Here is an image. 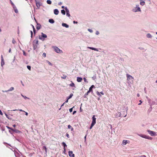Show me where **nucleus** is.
Masks as SVG:
<instances>
[{
	"mask_svg": "<svg viewBox=\"0 0 157 157\" xmlns=\"http://www.w3.org/2000/svg\"><path fill=\"white\" fill-rule=\"evenodd\" d=\"M96 118L95 117V115H93V117H92V123L91 124V126H90V129H91L92 128L93 126L95 124L96 122Z\"/></svg>",
	"mask_w": 157,
	"mask_h": 157,
	"instance_id": "nucleus-1",
	"label": "nucleus"
},
{
	"mask_svg": "<svg viewBox=\"0 0 157 157\" xmlns=\"http://www.w3.org/2000/svg\"><path fill=\"white\" fill-rule=\"evenodd\" d=\"M52 48H54L55 52L57 53H63V51L57 47L56 46H53Z\"/></svg>",
	"mask_w": 157,
	"mask_h": 157,
	"instance_id": "nucleus-2",
	"label": "nucleus"
},
{
	"mask_svg": "<svg viewBox=\"0 0 157 157\" xmlns=\"http://www.w3.org/2000/svg\"><path fill=\"white\" fill-rule=\"evenodd\" d=\"M139 136L142 138H144L147 139L151 140L152 139V137H150L148 136H147L144 134H140L139 135Z\"/></svg>",
	"mask_w": 157,
	"mask_h": 157,
	"instance_id": "nucleus-3",
	"label": "nucleus"
},
{
	"mask_svg": "<svg viewBox=\"0 0 157 157\" xmlns=\"http://www.w3.org/2000/svg\"><path fill=\"white\" fill-rule=\"evenodd\" d=\"M147 131L151 136H155L156 135L155 132H154L150 130H148Z\"/></svg>",
	"mask_w": 157,
	"mask_h": 157,
	"instance_id": "nucleus-4",
	"label": "nucleus"
},
{
	"mask_svg": "<svg viewBox=\"0 0 157 157\" xmlns=\"http://www.w3.org/2000/svg\"><path fill=\"white\" fill-rule=\"evenodd\" d=\"M47 37V36L46 34L43 33H41V36H39V39L41 40H44V39L42 37L46 38Z\"/></svg>",
	"mask_w": 157,
	"mask_h": 157,
	"instance_id": "nucleus-5",
	"label": "nucleus"
},
{
	"mask_svg": "<svg viewBox=\"0 0 157 157\" xmlns=\"http://www.w3.org/2000/svg\"><path fill=\"white\" fill-rule=\"evenodd\" d=\"M68 155L70 157H75V155L73 153L72 151H69Z\"/></svg>",
	"mask_w": 157,
	"mask_h": 157,
	"instance_id": "nucleus-6",
	"label": "nucleus"
},
{
	"mask_svg": "<svg viewBox=\"0 0 157 157\" xmlns=\"http://www.w3.org/2000/svg\"><path fill=\"white\" fill-rule=\"evenodd\" d=\"M126 75L127 76V80H129L130 79H132V80L133 79V78L130 75L127 74Z\"/></svg>",
	"mask_w": 157,
	"mask_h": 157,
	"instance_id": "nucleus-7",
	"label": "nucleus"
},
{
	"mask_svg": "<svg viewBox=\"0 0 157 157\" xmlns=\"http://www.w3.org/2000/svg\"><path fill=\"white\" fill-rule=\"evenodd\" d=\"M121 116V113L120 112H117V113L115 114V117L118 118L120 117Z\"/></svg>",
	"mask_w": 157,
	"mask_h": 157,
	"instance_id": "nucleus-8",
	"label": "nucleus"
},
{
	"mask_svg": "<svg viewBox=\"0 0 157 157\" xmlns=\"http://www.w3.org/2000/svg\"><path fill=\"white\" fill-rule=\"evenodd\" d=\"M82 80V79L81 77H77V81L78 82H81Z\"/></svg>",
	"mask_w": 157,
	"mask_h": 157,
	"instance_id": "nucleus-9",
	"label": "nucleus"
},
{
	"mask_svg": "<svg viewBox=\"0 0 157 157\" xmlns=\"http://www.w3.org/2000/svg\"><path fill=\"white\" fill-rule=\"evenodd\" d=\"M41 26L38 23H37V25L36 26V28L38 29L39 30L41 28Z\"/></svg>",
	"mask_w": 157,
	"mask_h": 157,
	"instance_id": "nucleus-10",
	"label": "nucleus"
},
{
	"mask_svg": "<svg viewBox=\"0 0 157 157\" xmlns=\"http://www.w3.org/2000/svg\"><path fill=\"white\" fill-rule=\"evenodd\" d=\"M36 5L37 6V7H38V8H39L40 7V2H37L36 1Z\"/></svg>",
	"mask_w": 157,
	"mask_h": 157,
	"instance_id": "nucleus-11",
	"label": "nucleus"
},
{
	"mask_svg": "<svg viewBox=\"0 0 157 157\" xmlns=\"http://www.w3.org/2000/svg\"><path fill=\"white\" fill-rule=\"evenodd\" d=\"M59 11L57 9H56L54 10V13L55 14L58 15L59 13Z\"/></svg>",
	"mask_w": 157,
	"mask_h": 157,
	"instance_id": "nucleus-12",
	"label": "nucleus"
},
{
	"mask_svg": "<svg viewBox=\"0 0 157 157\" xmlns=\"http://www.w3.org/2000/svg\"><path fill=\"white\" fill-rule=\"evenodd\" d=\"M62 26H63V27H65L67 28H68L69 27V25L66 23H62Z\"/></svg>",
	"mask_w": 157,
	"mask_h": 157,
	"instance_id": "nucleus-13",
	"label": "nucleus"
},
{
	"mask_svg": "<svg viewBox=\"0 0 157 157\" xmlns=\"http://www.w3.org/2000/svg\"><path fill=\"white\" fill-rule=\"evenodd\" d=\"M94 87V85H92L89 88V90L90 92H92L93 90L92 89Z\"/></svg>",
	"mask_w": 157,
	"mask_h": 157,
	"instance_id": "nucleus-14",
	"label": "nucleus"
},
{
	"mask_svg": "<svg viewBox=\"0 0 157 157\" xmlns=\"http://www.w3.org/2000/svg\"><path fill=\"white\" fill-rule=\"evenodd\" d=\"M128 143L127 140H124L123 141L122 144L123 145H125Z\"/></svg>",
	"mask_w": 157,
	"mask_h": 157,
	"instance_id": "nucleus-15",
	"label": "nucleus"
},
{
	"mask_svg": "<svg viewBox=\"0 0 157 157\" xmlns=\"http://www.w3.org/2000/svg\"><path fill=\"white\" fill-rule=\"evenodd\" d=\"M62 144L63 146V150H65V151H66L65 147L67 146V145L64 142H63Z\"/></svg>",
	"mask_w": 157,
	"mask_h": 157,
	"instance_id": "nucleus-16",
	"label": "nucleus"
},
{
	"mask_svg": "<svg viewBox=\"0 0 157 157\" xmlns=\"http://www.w3.org/2000/svg\"><path fill=\"white\" fill-rule=\"evenodd\" d=\"M65 10L67 12V15L68 17H70V15L69 13L68 10L67 8H66Z\"/></svg>",
	"mask_w": 157,
	"mask_h": 157,
	"instance_id": "nucleus-17",
	"label": "nucleus"
},
{
	"mask_svg": "<svg viewBox=\"0 0 157 157\" xmlns=\"http://www.w3.org/2000/svg\"><path fill=\"white\" fill-rule=\"evenodd\" d=\"M14 87H12L11 88H10L9 90H7V91H5L4 92H7L8 91H11L12 90H14Z\"/></svg>",
	"mask_w": 157,
	"mask_h": 157,
	"instance_id": "nucleus-18",
	"label": "nucleus"
},
{
	"mask_svg": "<svg viewBox=\"0 0 157 157\" xmlns=\"http://www.w3.org/2000/svg\"><path fill=\"white\" fill-rule=\"evenodd\" d=\"M69 85L70 86H71V87H75V85L74 83L72 82H71V83Z\"/></svg>",
	"mask_w": 157,
	"mask_h": 157,
	"instance_id": "nucleus-19",
	"label": "nucleus"
},
{
	"mask_svg": "<svg viewBox=\"0 0 157 157\" xmlns=\"http://www.w3.org/2000/svg\"><path fill=\"white\" fill-rule=\"evenodd\" d=\"M49 22L51 23H53L54 21L53 19H50L49 20Z\"/></svg>",
	"mask_w": 157,
	"mask_h": 157,
	"instance_id": "nucleus-20",
	"label": "nucleus"
},
{
	"mask_svg": "<svg viewBox=\"0 0 157 157\" xmlns=\"http://www.w3.org/2000/svg\"><path fill=\"white\" fill-rule=\"evenodd\" d=\"M145 4V2L143 1H142V0H140V4L142 6H143Z\"/></svg>",
	"mask_w": 157,
	"mask_h": 157,
	"instance_id": "nucleus-21",
	"label": "nucleus"
},
{
	"mask_svg": "<svg viewBox=\"0 0 157 157\" xmlns=\"http://www.w3.org/2000/svg\"><path fill=\"white\" fill-rule=\"evenodd\" d=\"M68 128L71 129V131L73 130V128L70 125H68Z\"/></svg>",
	"mask_w": 157,
	"mask_h": 157,
	"instance_id": "nucleus-22",
	"label": "nucleus"
},
{
	"mask_svg": "<svg viewBox=\"0 0 157 157\" xmlns=\"http://www.w3.org/2000/svg\"><path fill=\"white\" fill-rule=\"evenodd\" d=\"M61 12L62 13L63 15H65V11L64 10H61Z\"/></svg>",
	"mask_w": 157,
	"mask_h": 157,
	"instance_id": "nucleus-23",
	"label": "nucleus"
},
{
	"mask_svg": "<svg viewBox=\"0 0 157 157\" xmlns=\"http://www.w3.org/2000/svg\"><path fill=\"white\" fill-rule=\"evenodd\" d=\"M47 2L48 4H51L52 3L51 1L50 0H47Z\"/></svg>",
	"mask_w": 157,
	"mask_h": 157,
	"instance_id": "nucleus-24",
	"label": "nucleus"
},
{
	"mask_svg": "<svg viewBox=\"0 0 157 157\" xmlns=\"http://www.w3.org/2000/svg\"><path fill=\"white\" fill-rule=\"evenodd\" d=\"M147 36L148 38H151L152 37L150 33L147 34Z\"/></svg>",
	"mask_w": 157,
	"mask_h": 157,
	"instance_id": "nucleus-25",
	"label": "nucleus"
},
{
	"mask_svg": "<svg viewBox=\"0 0 157 157\" xmlns=\"http://www.w3.org/2000/svg\"><path fill=\"white\" fill-rule=\"evenodd\" d=\"M73 96V94H71L69 96V97H68V99H69L71 98H72V96Z\"/></svg>",
	"mask_w": 157,
	"mask_h": 157,
	"instance_id": "nucleus-26",
	"label": "nucleus"
},
{
	"mask_svg": "<svg viewBox=\"0 0 157 157\" xmlns=\"http://www.w3.org/2000/svg\"><path fill=\"white\" fill-rule=\"evenodd\" d=\"M67 76L66 75H63V76L61 77V78L63 79H65L67 78Z\"/></svg>",
	"mask_w": 157,
	"mask_h": 157,
	"instance_id": "nucleus-27",
	"label": "nucleus"
},
{
	"mask_svg": "<svg viewBox=\"0 0 157 157\" xmlns=\"http://www.w3.org/2000/svg\"><path fill=\"white\" fill-rule=\"evenodd\" d=\"M4 64H5V63H4V59L3 60V61H2H2H1V65H2V66Z\"/></svg>",
	"mask_w": 157,
	"mask_h": 157,
	"instance_id": "nucleus-28",
	"label": "nucleus"
},
{
	"mask_svg": "<svg viewBox=\"0 0 157 157\" xmlns=\"http://www.w3.org/2000/svg\"><path fill=\"white\" fill-rule=\"evenodd\" d=\"M92 50L95 51H98V49L97 48H93V47H92Z\"/></svg>",
	"mask_w": 157,
	"mask_h": 157,
	"instance_id": "nucleus-29",
	"label": "nucleus"
},
{
	"mask_svg": "<svg viewBox=\"0 0 157 157\" xmlns=\"http://www.w3.org/2000/svg\"><path fill=\"white\" fill-rule=\"evenodd\" d=\"M10 2H11V5L13 6V8H14V7L15 6L14 5V4L11 1H10Z\"/></svg>",
	"mask_w": 157,
	"mask_h": 157,
	"instance_id": "nucleus-30",
	"label": "nucleus"
},
{
	"mask_svg": "<svg viewBox=\"0 0 157 157\" xmlns=\"http://www.w3.org/2000/svg\"><path fill=\"white\" fill-rule=\"evenodd\" d=\"M47 63H48L51 66H52V64L51 63H50V62H49V61H47Z\"/></svg>",
	"mask_w": 157,
	"mask_h": 157,
	"instance_id": "nucleus-31",
	"label": "nucleus"
},
{
	"mask_svg": "<svg viewBox=\"0 0 157 157\" xmlns=\"http://www.w3.org/2000/svg\"><path fill=\"white\" fill-rule=\"evenodd\" d=\"M33 31L34 34H35L36 33V30L35 29L34 27H33Z\"/></svg>",
	"mask_w": 157,
	"mask_h": 157,
	"instance_id": "nucleus-32",
	"label": "nucleus"
},
{
	"mask_svg": "<svg viewBox=\"0 0 157 157\" xmlns=\"http://www.w3.org/2000/svg\"><path fill=\"white\" fill-rule=\"evenodd\" d=\"M27 67L29 70H31V67L30 66L28 65L27 66Z\"/></svg>",
	"mask_w": 157,
	"mask_h": 157,
	"instance_id": "nucleus-33",
	"label": "nucleus"
},
{
	"mask_svg": "<svg viewBox=\"0 0 157 157\" xmlns=\"http://www.w3.org/2000/svg\"><path fill=\"white\" fill-rule=\"evenodd\" d=\"M6 127H7L8 128V129H11V130H12L13 131H14V129H12V128H11L9 127H8V126H6Z\"/></svg>",
	"mask_w": 157,
	"mask_h": 157,
	"instance_id": "nucleus-34",
	"label": "nucleus"
},
{
	"mask_svg": "<svg viewBox=\"0 0 157 157\" xmlns=\"http://www.w3.org/2000/svg\"><path fill=\"white\" fill-rule=\"evenodd\" d=\"M97 94L99 96H101V95L100 94V93L99 92L97 91Z\"/></svg>",
	"mask_w": 157,
	"mask_h": 157,
	"instance_id": "nucleus-35",
	"label": "nucleus"
},
{
	"mask_svg": "<svg viewBox=\"0 0 157 157\" xmlns=\"http://www.w3.org/2000/svg\"><path fill=\"white\" fill-rule=\"evenodd\" d=\"M43 149H45V151H46H46H47V148H46V146H43Z\"/></svg>",
	"mask_w": 157,
	"mask_h": 157,
	"instance_id": "nucleus-36",
	"label": "nucleus"
},
{
	"mask_svg": "<svg viewBox=\"0 0 157 157\" xmlns=\"http://www.w3.org/2000/svg\"><path fill=\"white\" fill-rule=\"evenodd\" d=\"M12 42L13 44H15V43H16V41H15V40H14V39H13V40L12 41Z\"/></svg>",
	"mask_w": 157,
	"mask_h": 157,
	"instance_id": "nucleus-37",
	"label": "nucleus"
},
{
	"mask_svg": "<svg viewBox=\"0 0 157 157\" xmlns=\"http://www.w3.org/2000/svg\"><path fill=\"white\" fill-rule=\"evenodd\" d=\"M14 11L16 13H18V10H17V9H15L14 8Z\"/></svg>",
	"mask_w": 157,
	"mask_h": 157,
	"instance_id": "nucleus-38",
	"label": "nucleus"
},
{
	"mask_svg": "<svg viewBox=\"0 0 157 157\" xmlns=\"http://www.w3.org/2000/svg\"><path fill=\"white\" fill-rule=\"evenodd\" d=\"M140 11V9L139 7H138L137 8V10L136 11Z\"/></svg>",
	"mask_w": 157,
	"mask_h": 157,
	"instance_id": "nucleus-39",
	"label": "nucleus"
},
{
	"mask_svg": "<svg viewBox=\"0 0 157 157\" xmlns=\"http://www.w3.org/2000/svg\"><path fill=\"white\" fill-rule=\"evenodd\" d=\"M83 80L85 82H88L86 81V78H83Z\"/></svg>",
	"mask_w": 157,
	"mask_h": 157,
	"instance_id": "nucleus-40",
	"label": "nucleus"
},
{
	"mask_svg": "<svg viewBox=\"0 0 157 157\" xmlns=\"http://www.w3.org/2000/svg\"><path fill=\"white\" fill-rule=\"evenodd\" d=\"M46 53H44L43 54V56H44V57H46Z\"/></svg>",
	"mask_w": 157,
	"mask_h": 157,
	"instance_id": "nucleus-41",
	"label": "nucleus"
},
{
	"mask_svg": "<svg viewBox=\"0 0 157 157\" xmlns=\"http://www.w3.org/2000/svg\"><path fill=\"white\" fill-rule=\"evenodd\" d=\"M73 108H71L69 109V111L70 112H71L72 111V110H73Z\"/></svg>",
	"mask_w": 157,
	"mask_h": 157,
	"instance_id": "nucleus-42",
	"label": "nucleus"
},
{
	"mask_svg": "<svg viewBox=\"0 0 157 157\" xmlns=\"http://www.w3.org/2000/svg\"><path fill=\"white\" fill-rule=\"evenodd\" d=\"M90 92H91L89 90L87 92V93L85 94H86V95H88V94L90 93Z\"/></svg>",
	"mask_w": 157,
	"mask_h": 157,
	"instance_id": "nucleus-43",
	"label": "nucleus"
},
{
	"mask_svg": "<svg viewBox=\"0 0 157 157\" xmlns=\"http://www.w3.org/2000/svg\"><path fill=\"white\" fill-rule=\"evenodd\" d=\"M88 30L90 32H93L92 30L90 29H88Z\"/></svg>",
	"mask_w": 157,
	"mask_h": 157,
	"instance_id": "nucleus-44",
	"label": "nucleus"
},
{
	"mask_svg": "<svg viewBox=\"0 0 157 157\" xmlns=\"http://www.w3.org/2000/svg\"><path fill=\"white\" fill-rule=\"evenodd\" d=\"M66 136L68 138H69V134H68V133H66Z\"/></svg>",
	"mask_w": 157,
	"mask_h": 157,
	"instance_id": "nucleus-45",
	"label": "nucleus"
},
{
	"mask_svg": "<svg viewBox=\"0 0 157 157\" xmlns=\"http://www.w3.org/2000/svg\"><path fill=\"white\" fill-rule=\"evenodd\" d=\"M0 114L1 115H2L3 114L1 110H0Z\"/></svg>",
	"mask_w": 157,
	"mask_h": 157,
	"instance_id": "nucleus-46",
	"label": "nucleus"
},
{
	"mask_svg": "<svg viewBox=\"0 0 157 157\" xmlns=\"http://www.w3.org/2000/svg\"><path fill=\"white\" fill-rule=\"evenodd\" d=\"M30 32H31V37H32V36H33V32H32V31H31Z\"/></svg>",
	"mask_w": 157,
	"mask_h": 157,
	"instance_id": "nucleus-47",
	"label": "nucleus"
},
{
	"mask_svg": "<svg viewBox=\"0 0 157 157\" xmlns=\"http://www.w3.org/2000/svg\"><path fill=\"white\" fill-rule=\"evenodd\" d=\"M36 48H37L36 46H34V47H33L34 49L35 50Z\"/></svg>",
	"mask_w": 157,
	"mask_h": 157,
	"instance_id": "nucleus-48",
	"label": "nucleus"
},
{
	"mask_svg": "<svg viewBox=\"0 0 157 157\" xmlns=\"http://www.w3.org/2000/svg\"><path fill=\"white\" fill-rule=\"evenodd\" d=\"M139 101L140 102V103H139L138 104V105H141V103H142V101L140 100Z\"/></svg>",
	"mask_w": 157,
	"mask_h": 157,
	"instance_id": "nucleus-49",
	"label": "nucleus"
},
{
	"mask_svg": "<svg viewBox=\"0 0 157 157\" xmlns=\"http://www.w3.org/2000/svg\"><path fill=\"white\" fill-rule=\"evenodd\" d=\"M1 59H2V61H3V60L4 59H3L2 55L1 56Z\"/></svg>",
	"mask_w": 157,
	"mask_h": 157,
	"instance_id": "nucleus-50",
	"label": "nucleus"
},
{
	"mask_svg": "<svg viewBox=\"0 0 157 157\" xmlns=\"http://www.w3.org/2000/svg\"><path fill=\"white\" fill-rule=\"evenodd\" d=\"M73 23H74V24H75V23H76H76H77L78 22H77V21H73Z\"/></svg>",
	"mask_w": 157,
	"mask_h": 157,
	"instance_id": "nucleus-51",
	"label": "nucleus"
},
{
	"mask_svg": "<svg viewBox=\"0 0 157 157\" xmlns=\"http://www.w3.org/2000/svg\"><path fill=\"white\" fill-rule=\"evenodd\" d=\"M76 111H74L73 114H74L75 113H76Z\"/></svg>",
	"mask_w": 157,
	"mask_h": 157,
	"instance_id": "nucleus-52",
	"label": "nucleus"
},
{
	"mask_svg": "<svg viewBox=\"0 0 157 157\" xmlns=\"http://www.w3.org/2000/svg\"><path fill=\"white\" fill-rule=\"evenodd\" d=\"M88 48H89V49H91L92 50V47H88Z\"/></svg>",
	"mask_w": 157,
	"mask_h": 157,
	"instance_id": "nucleus-53",
	"label": "nucleus"
},
{
	"mask_svg": "<svg viewBox=\"0 0 157 157\" xmlns=\"http://www.w3.org/2000/svg\"><path fill=\"white\" fill-rule=\"evenodd\" d=\"M69 99H68V98H67V100L65 101V103H67L68 102V100Z\"/></svg>",
	"mask_w": 157,
	"mask_h": 157,
	"instance_id": "nucleus-54",
	"label": "nucleus"
},
{
	"mask_svg": "<svg viewBox=\"0 0 157 157\" xmlns=\"http://www.w3.org/2000/svg\"><path fill=\"white\" fill-rule=\"evenodd\" d=\"M100 94H102V95L104 94V93H103V92H100Z\"/></svg>",
	"mask_w": 157,
	"mask_h": 157,
	"instance_id": "nucleus-55",
	"label": "nucleus"
},
{
	"mask_svg": "<svg viewBox=\"0 0 157 157\" xmlns=\"http://www.w3.org/2000/svg\"><path fill=\"white\" fill-rule=\"evenodd\" d=\"M65 102H64L61 105V107H62V106H63L65 104Z\"/></svg>",
	"mask_w": 157,
	"mask_h": 157,
	"instance_id": "nucleus-56",
	"label": "nucleus"
},
{
	"mask_svg": "<svg viewBox=\"0 0 157 157\" xmlns=\"http://www.w3.org/2000/svg\"><path fill=\"white\" fill-rule=\"evenodd\" d=\"M80 111L81 112L82 111V109H81V107H80Z\"/></svg>",
	"mask_w": 157,
	"mask_h": 157,
	"instance_id": "nucleus-57",
	"label": "nucleus"
},
{
	"mask_svg": "<svg viewBox=\"0 0 157 157\" xmlns=\"http://www.w3.org/2000/svg\"><path fill=\"white\" fill-rule=\"evenodd\" d=\"M25 115L27 116L28 115V113L27 112H25Z\"/></svg>",
	"mask_w": 157,
	"mask_h": 157,
	"instance_id": "nucleus-58",
	"label": "nucleus"
},
{
	"mask_svg": "<svg viewBox=\"0 0 157 157\" xmlns=\"http://www.w3.org/2000/svg\"><path fill=\"white\" fill-rule=\"evenodd\" d=\"M137 95L138 97H139L140 96V94H137Z\"/></svg>",
	"mask_w": 157,
	"mask_h": 157,
	"instance_id": "nucleus-59",
	"label": "nucleus"
},
{
	"mask_svg": "<svg viewBox=\"0 0 157 157\" xmlns=\"http://www.w3.org/2000/svg\"><path fill=\"white\" fill-rule=\"evenodd\" d=\"M13 127H15L16 126V125H15V124H13Z\"/></svg>",
	"mask_w": 157,
	"mask_h": 157,
	"instance_id": "nucleus-60",
	"label": "nucleus"
},
{
	"mask_svg": "<svg viewBox=\"0 0 157 157\" xmlns=\"http://www.w3.org/2000/svg\"><path fill=\"white\" fill-rule=\"evenodd\" d=\"M9 52H11V49H10H10L9 50Z\"/></svg>",
	"mask_w": 157,
	"mask_h": 157,
	"instance_id": "nucleus-61",
	"label": "nucleus"
},
{
	"mask_svg": "<svg viewBox=\"0 0 157 157\" xmlns=\"http://www.w3.org/2000/svg\"><path fill=\"white\" fill-rule=\"evenodd\" d=\"M19 110L21 111H24L22 109H20V110Z\"/></svg>",
	"mask_w": 157,
	"mask_h": 157,
	"instance_id": "nucleus-62",
	"label": "nucleus"
},
{
	"mask_svg": "<svg viewBox=\"0 0 157 157\" xmlns=\"http://www.w3.org/2000/svg\"><path fill=\"white\" fill-rule=\"evenodd\" d=\"M17 110H17V109H14V110H13V111H17Z\"/></svg>",
	"mask_w": 157,
	"mask_h": 157,
	"instance_id": "nucleus-63",
	"label": "nucleus"
},
{
	"mask_svg": "<svg viewBox=\"0 0 157 157\" xmlns=\"http://www.w3.org/2000/svg\"><path fill=\"white\" fill-rule=\"evenodd\" d=\"M141 157H145V155H143V156H141Z\"/></svg>",
	"mask_w": 157,
	"mask_h": 157,
	"instance_id": "nucleus-64",
	"label": "nucleus"
}]
</instances>
